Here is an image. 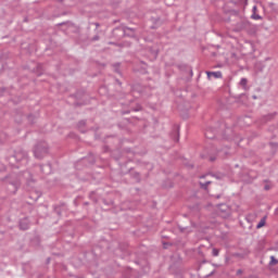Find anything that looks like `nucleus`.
I'll use <instances>...</instances> for the list:
<instances>
[{"mask_svg": "<svg viewBox=\"0 0 278 278\" xmlns=\"http://www.w3.org/2000/svg\"><path fill=\"white\" fill-rule=\"evenodd\" d=\"M218 214L222 216V218H229V216H231V208H229V206L226 204H222L219 206Z\"/></svg>", "mask_w": 278, "mask_h": 278, "instance_id": "obj_1", "label": "nucleus"}, {"mask_svg": "<svg viewBox=\"0 0 278 278\" xmlns=\"http://www.w3.org/2000/svg\"><path fill=\"white\" fill-rule=\"evenodd\" d=\"M275 264H278V260L275 256H270V265L275 266Z\"/></svg>", "mask_w": 278, "mask_h": 278, "instance_id": "obj_3", "label": "nucleus"}, {"mask_svg": "<svg viewBox=\"0 0 278 278\" xmlns=\"http://www.w3.org/2000/svg\"><path fill=\"white\" fill-rule=\"evenodd\" d=\"M213 255L216 257L218 255V250L213 249Z\"/></svg>", "mask_w": 278, "mask_h": 278, "instance_id": "obj_6", "label": "nucleus"}, {"mask_svg": "<svg viewBox=\"0 0 278 278\" xmlns=\"http://www.w3.org/2000/svg\"><path fill=\"white\" fill-rule=\"evenodd\" d=\"M240 86H243V88L247 86V78L240 80Z\"/></svg>", "mask_w": 278, "mask_h": 278, "instance_id": "obj_5", "label": "nucleus"}, {"mask_svg": "<svg viewBox=\"0 0 278 278\" xmlns=\"http://www.w3.org/2000/svg\"><path fill=\"white\" fill-rule=\"evenodd\" d=\"M253 10H257V8H256V7H254V8H253Z\"/></svg>", "mask_w": 278, "mask_h": 278, "instance_id": "obj_8", "label": "nucleus"}, {"mask_svg": "<svg viewBox=\"0 0 278 278\" xmlns=\"http://www.w3.org/2000/svg\"><path fill=\"white\" fill-rule=\"evenodd\" d=\"M206 75L208 79H212V77H214L215 79H220L223 77L222 72H206Z\"/></svg>", "mask_w": 278, "mask_h": 278, "instance_id": "obj_2", "label": "nucleus"}, {"mask_svg": "<svg viewBox=\"0 0 278 278\" xmlns=\"http://www.w3.org/2000/svg\"><path fill=\"white\" fill-rule=\"evenodd\" d=\"M253 18L255 20V21H260V18H262L260 15H253Z\"/></svg>", "mask_w": 278, "mask_h": 278, "instance_id": "obj_7", "label": "nucleus"}, {"mask_svg": "<svg viewBox=\"0 0 278 278\" xmlns=\"http://www.w3.org/2000/svg\"><path fill=\"white\" fill-rule=\"evenodd\" d=\"M266 225V222L265 220H261L258 224H257V229H262V227H264Z\"/></svg>", "mask_w": 278, "mask_h": 278, "instance_id": "obj_4", "label": "nucleus"}]
</instances>
